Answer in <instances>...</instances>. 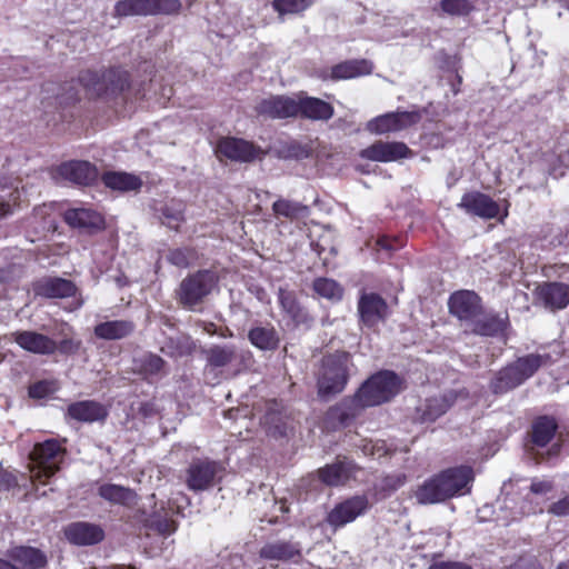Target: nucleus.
<instances>
[{
    "mask_svg": "<svg viewBox=\"0 0 569 569\" xmlns=\"http://www.w3.org/2000/svg\"><path fill=\"white\" fill-rule=\"evenodd\" d=\"M538 511V509L532 506L531 502H528V501H523L522 506L520 507V510L518 512L519 516H528V515H531V513H536Z\"/></svg>",
    "mask_w": 569,
    "mask_h": 569,
    "instance_id": "13d9d810",
    "label": "nucleus"
},
{
    "mask_svg": "<svg viewBox=\"0 0 569 569\" xmlns=\"http://www.w3.org/2000/svg\"><path fill=\"white\" fill-rule=\"evenodd\" d=\"M458 207L482 219H493L499 214L498 203L489 196L477 191L463 194Z\"/></svg>",
    "mask_w": 569,
    "mask_h": 569,
    "instance_id": "dca6fc26",
    "label": "nucleus"
},
{
    "mask_svg": "<svg viewBox=\"0 0 569 569\" xmlns=\"http://www.w3.org/2000/svg\"><path fill=\"white\" fill-rule=\"evenodd\" d=\"M67 412L70 418L88 423L103 421L108 416L107 408L93 400L73 402L68 407Z\"/></svg>",
    "mask_w": 569,
    "mask_h": 569,
    "instance_id": "412c9836",
    "label": "nucleus"
},
{
    "mask_svg": "<svg viewBox=\"0 0 569 569\" xmlns=\"http://www.w3.org/2000/svg\"><path fill=\"white\" fill-rule=\"evenodd\" d=\"M12 213V207L9 202H0V219L8 217Z\"/></svg>",
    "mask_w": 569,
    "mask_h": 569,
    "instance_id": "bf43d9fd",
    "label": "nucleus"
},
{
    "mask_svg": "<svg viewBox=\"0 0 569 569\" xmlns=\"http://www.w3.org/2000/svg\"><path fill=\"white\" fill-rule=\"evenodd\" d=\"M547 360V357L540 355H528L519 358L512 365L517 368L522 381L530 378Z\"/></svg>",
    "mask_w": 569,
    "mask_h": 569,
    "instance_id": "a19ab883",
    "label": "nucleus"
},
{
    "mask_svg": "<svg viewBox=\"0 0 569 569\" xmlns=\"http://www.w3.org/2000/svg\"><path fill=\"white\" fill-rule=\"evenodd\" d=\"M437 475L448 499L469 493L475 479L473 470L468 466L448 468Z\"/></svg>",
    "mask_w": 569,
    "mask_h": 569,
    "instance_id": "9d476101",
    "label": "nucleus"
},
{
    "mask_svg": "<svg viewBox=\"0 0 569 569\" xmlns=\"http://www.w3.org/2000/svg\"><path fill=\"white\" fill-rule=\"evenodd\" d=\"M312 0H273L272 7L280 16L298 14L307 10Z\"/></svg>",
    "mask_w": 569,
    "mask_h": 569,
    "instance_id": "a18cd8bd",
    "label": "nucleus"
},
{
    "mask_svg": "<svg viewBox=\"0 0 569 569\" xmlns=\"http://www.w3.org/2000/svg\"><path fill=\"white\" fill-rule=\"evenodd\" d=\"M298 94L271 96L256 106L258 114L271 119L298 117Z\"/></svg>",
    "mask_w": 569,
    "mask_h": 569,
    "instance_id": "9b49d317",
    "label": "nucleus"
},
{
    "mask_svg": "<svg viewBox=\"0 0 569 569\" xmlns=\"http://www.w3.org/2000/svg\"><path fill=\"white\" fill-rule=\"evenodd\" d=\"M537 300L547 309L555 311L569 305V284L563 282H545L536 289Z\"/></svg>",
    "mask_w": 569,
    "mask_h": 569,
    "instance_id": "2eb2a0df",
    "label": "nucleus"
},
{
    "mask_svg": "<svg viewBox=\"0 0 569 569\" xmlns=\"http://www.w3.org/2000/svg\"><path fill=\"white\" fill-rule=\"evenodd\" d=\"M451 405L452 400L447 396L428 399L425 407L421 409V418L423 421H435L442 416Z\"/></svg>",
    "mask_w": 569,
    "mask_h": 569,
    "instance_id": "ea45409f",
    "label": "nucleus"
},
{
    "mask_svg": "<svg viewBox=\"0 0 569 569\" xmlns=\"http://www.w3.org/2000/svg\"><path fill=\"white\" fill-rule=\"evenodd\" d=\"M278 301L283 313L295 325H303L310 321L307 310L299 303L293 291L280 287L278 290Z\"/></svg>",
    "mask_w": 569,
    "mask_h": 569,
    "instance_id": "a878e982",
    "label": "nucleus"
},
{
    "mask_svg": "<svg viewBox=\"0 0 569 569\" xmlns=\"http://www.w3.org/2000/svg\"><path fill=\"white\" fill-rule=\"evenodd\" d=\"M358 310L362 323L367 327H373L386 318L388 307L380 296L365 293L359 300Z\"/></svg>",
    "mask_w": 569,
    "mask_h": 569,
    "instance_id": "f3484780",
    "label": "nucleus"
},
{
    "mask_svg": "<svg viewBox=\"0 0 569 569\" xmlns=\"http://www.w3.org/2000/svg\"><path fill=\"white\" fill-rule=\"evenodd\" d=\"M523 381L513 365L500 370L491 381V390L495 393H505L521 385Z\"/></svg>",
    "mask_w": 569,
    "mask_h": 569,
    "instance_id": "f704fd0d",
    "label": "nucleus"
},
{
    "mask_svg": "<svg viewBox=\"0 0 569 569\" xmlns=\"http://www.w3.org/2000/svg\"><path fill=\"white\" fill-rule=\"evenodd\" d=\"M259 555L266 560L287 561L299 556L300 549L297 545L288 541H274L264 545Z\"/></svg>",
    "mask_w": 569,
    "mask_h": 569,
    "instance_id": "2f4dec72",
    "label": "nucleus"
},
{
    "mask_svg": "<svg viewBox=\"0 0 569 569\" xmlns=\"http://www.w3.org/2000/svg\"><path fill=\"white\" fill-rule=\"evenodd\" d=\"M63 457L64 449L54 439L36 445L30 453V479L33 482L46 483V480L60 469Z\"/></svg>",
    "mask_w": 569,
    "mask_h": 569,
    "instance_id": "f03ea898",
    "label": "nucleus"
},
{
    "mask_svg": "<svg viewBox=\"0 0 569 569\" xmlns=\"http://www.w3.org/2000/svg\"><path fill=\"white\" fill-rule=\"evenodd\" d=\"M298 116L311 120H329L333 116V108L330 103L303 92L298 93Z\"/></svg>",
    "mask_w": 569,
    "mask_h": 569,
    "instance_id": "4be33fe9",
    "label": "nucleus"
},
{
    "mask_svg": "<svg viewBox=\"0 0 569 569\" xmlns=\"http://www.w3.org/2000/svg\"><path fill=\"white\" fill-rule=\"evenodd\" d=\"M134 330V323L129 320H110L94 327V335L103 340H119L128 337Z\"/></svg>",
    "mask_w": 569,
    "mask_h": 569,
    "instance_id": "c756f323",
    "label": "nucleus"
},
{
    "mask_svg": "<svg viewBox=\"0 0 569 569\" xmlns=\"http://www.w3.org/2000/svg\"><path fill=\"white\" fill-rule=\"evenodd\" d=\"M197 258L196 252L193 249L190 248H178L170 250L167 259L168 261L177 266L179 268H187L191 264L192 261H194Z\"/></svg>",
    "mask_w": 569,
    "mask_h": 569,
    "instance_id": "de8ad7c7",
    "label": "nucleus"
},
{
    "mask_svg": "<svg viewBox=\"0 0 569 569\" xmlns=\"http://www.w3.org/2000/svg\"><path fill=\"white\" fill-rule=\"evenodd\" d=\"M429 569H472L469 565L458 561H439L432 563Z\"/></svg>",
    "mask_w": 569,
    "mask_h": 569,
    "instance_id": "6e6d98bb",
    "label": "nucleus"
},
{
    "mask_svg": "<svg viewBox=\"0 0 569 569\" xmlns=\"http://www.w3.org/2000/svg\"><path fill=\"white\" fill-rule=\"evenodd\" d=\"M64 220L69 226L89 232L102 229L104 223L100 213L86 208L67 210L64 212Z\"/></svg>",
    "mask_w": 569,
    "mask_h": 569,
    "instance_id": "5701e85b",
    "label": "nucleus"
},
{
    "mask_svg": "<svg viewBox=\"0 0 569 569\" xmlns=\"http://www.w3.org/2000/svg\"><path fill=\"white\" fill-rule=\"evenodd\" d=\"M556 569H569V560L558 563Z\"/></svg>",
    "mask_w": 569,
    "mask_h": 569,
    "instance_id": "680f3d73",
    "label": "nucleus"
},
{
    "mask_svg": "<svg viewBox=\"0 0 569 569\" xmlns=\"http://www.w3.org/2000/svg\"><path fill=\"white\" fill-rule=\"evenodd\" d=\"M7 557L18 563L19 569H42L47 565V556L38 548L16 546L7 551Z\"/></svg>",
    "mask_w": 569,
    "mask_h": 569,
    "instance_id": "aec40b11",
    "label": "nucleus"
},
{
    "mask_svg": "<svg viewBox=\"0 0 569 569\" xmlns=\"http://www.w3.org/2000/svg\"><path fill=\"white\" fill-rule=\"evenodd\" d=\"M176 529V523L172 520L164 519L157 522V530L164 536L173 533Z\"/></svg>",
    "mask_w": 569,
    "mask_h": 569,
    "instance_id": "4d7b16f0",
    "label": "nucleus"
},
{
    "mask_svg": "<svg viewBox=\"0 0 569 569\" xmlns=\"http://www.w3.org/2000/svg\"><path fill=\"white\" fill-rule=\"evenodd\" d=\"M181 10L179 0H119L114 17L173 14Z\"/></svg>",
    "mask_w": 569,
    "mask_h": 569,
    "instance_id": "39448f33",
    "label": "nucleus"
},
{
    "mask_svg": "<svg viewBox=\"0 0 569 569\" xmlns=\"http://www.w3.org/2000/svg\"><path fill=\"white\" fill-rule=\"evenodd\" d=\"M248 339L256 348L263 351L276 350L280 342L278 332L270 325L251 328Z\"/></svg>",
    "mask_w": 569,
    "mask_h": 569,
    "instance_id": "7c9ffc66",
    "label": "nucleus"
},
{
    "mask_svg": "<svg viewBox=\"0 0 569 569\" xmlns=\"http://www.w3.org/2000/svg\"><path fill=\"white\" fill-rule=\"evenodd\" d=\"M56 390V386L50 381H38L30 386L29 396L31 398L41 399L52 393Z\"/></svg>",
    "mask_w": 569,
    "mask_h": 569,
    "instance_id": "8fccbe9b",
    "label": "nucleus"
},
{
    "mask_svg": "<svg viewBox=\"0 0 569 569\" xmlns=\"http://www.w3.org/2000/svg\"><path fill=\"white\" fill-rule=\"evenodd\" d=\"M372 62L366 59L348 60L338 63L331 68L330 79L332 80H348L361 76H367L372 72Z\"/></svg>",
    "mask_w": 569,
    "mask_h": 569,
    "instance_id": "cd10ccee",
    "label": "nucleus"
},
{
    "mask_svg": "<svg viewBox=\"0 0 569 569\" xmlns=\"http://www.w3.org/2000/svg\"><path fill=\"white\" fill-rule=\"evenodd\" d=\"M66 538L73 545L90 546L104 538L102 528L96 523L73 522L64 530Z\"/></svg>",
    "mask_w": 569,
    "mask_h": 569,
    "instance_id": "a211bd4d",
    "label": "nucleus"
},
{
    "mask_svg": "<svg viewBox=\"0 0 569 569\" xmlns=\"http://www.w3.org/2000/svg\"><path fill=\"white\" fill-rule=\"evenodd\" d=\"M315 292L328 300L339 301L343 296V288L333 279L318 278L313 281Z\"/></svg>",
    "mask_w": 569,
    "mask_h": 569,
    "instance_id": "58836bf2",
    "label": "nucleus"
},
{
    "mask_svg": "<svg viewBox=\"0 0 569 569\" xmlns=\"http://www.w3.org/2000/svg\"><path fill=\"white\" fill-rule=\"evenodd\" d=\"M420 120L418 112H388L371 119L367 130L375 134L397 132L416 124Z\"/></svg>",
    "mask_w": 569,
    "mask_h": 569,
    "instance_id": "6e6552de",
    "label": "nucleus"
},
{
    "mask_svg": "<svg viewBox=\"0 0 569 569\" xmlns=\"http://www.w3.org/2000/svg\"><path fill=\"white\" fill-rule=\"evenodd\" d=\"M139 371L146 376H153L162 372L164 361L157 355L148 353L138 360Z\"/></svg>",
    "mask_w": 569,
    "mask_h": 569,
    "instance_id": "49530a36",
    "label": "nucleus"
},
{
    "mask_svg": "<svg viewBox=\"0 0 569 569\" xmlns=\"http://www.w3.org/2000/svg\"><path fill=\"white\" fill-rule=\"evenodd\" d=\"M419 505H435L448 500L438 475L426 479L413 492Z\"/></svg>",
    "mask_w": 569,
    "mask_h": 569,
    "instance_id": "393cba45",
    "label": "nucleus"
},
{
    "mask_svg": "<svg viewBox=\"0 0 569 569\" xmlns=\"http://www.w3.org/2000/svg\"><path fill=\"white\" fill-rule=\"evenodd\" d=\"M99 496L111 502L123 506H131L136 503L137 495L133 490L113 483H104L101 485L98 489Z\"/></svg>",
    "mask_w": 569,
    "mask_h": 569,
    "instance_id": "72a5a7b5",
    "label": "nucleus"
},
{
    "mask_svg": "<svg viewBox=\"0 0 569 569\" xmlns=\"http://www.w3.org/2000/svg\"><path fill=\"white\" fill-rule=\"evenodd\" d=\"M218 281L217 273L211 270H200L188 276L177 290L179 303L184 308L194 309L217 288Z\"/></svg>",
    "mask_w": 569,
    "mask_h": 569,
    "instance_id": "20e7f679",
    "label": "nucleus"
},
{
    "mask_svg": "<svg viewBox=\"0 0 569 569\" xmlns=\"http://www.w3.org/2000/svg\"><path fill=\"white\" fill-rule=\"evenodd\" d=\"M549 512L556 516H569V497L552 503L549 508Z\"/></svg>",
    "mask_w": 569,
    "mask_h": 569,
    "instance_id": "864d4df0",
    "label": "nucleus"
},
{
    "mask_svg": "<svg viewBox=\"0 0 569 569\" xmlns=\"http://www.w3.org/2000/svg\"><path fill=\"white\" fill-rule=\"evenodd\" d=\"M402 389V380L389 370L368 378L352 398H345L327 412V423L332 428L348 426L362 409L388 402Z\"/></svg>",
    "mask_w": 569,
    "mask_h": 569,
    "instance_id": "f257e3e1",
    "label": "nucleus"
},
{
    "mask_svg": "<svg viewBox=\"0 0 569 569\" xmlns=\"http://www.w3.org/2000/svg\"><path fill=\"white\" fill-rule=\"evenodd\" d=\"M160 220L162 224L170 229L178 230L184 221V204L179 200H170L160 209Z\"/></svg>",
    "mask_w": 569,
    "mask_h": 569,
    "instance_id": "c9c22d12",
    "label": "nucleus"
},
{
    "mask_svg": "<svg viewBox=\"0 0 569 569\" xmlns=\"http://www.w3.org/2000/svg\"><path fill=\"white\" fill-rule=\"evenodd\" d=\"M216 152L218 157H224L237 162H250L262 154L261 149L253 143L233 137L220 139L217 143Z\"/></svg>",
    "mask_w": 569,
    "mask_h": 569,
    "instance_id": "1a4fd4ad",
    "label": "nucleus"
},
{
    "mask_svg": "<svg viewBox=\"0 0 569 569\" xmlns=\"http://www.w3.org/2000/svg\"><path fill=\"white\" fill-rule=\"evenodd\" d=\"M350 358L341 352L330 355L323 359L322 369L318 379V393L322 398L340 393L348 381Z\"/></svg>",
    "mask_w": 569,
    "mask_h": 569,
    "instance_id": "7ed1b4c3",
    "label": "nucleus"
},
{
    "mask_svg": "<svg viewBox=\"0 0 569 569\" xmlns=\"http://www.w3.org/2000/svg\"><path fill=\"white\" fill-rule=\"evenodd\" d=\"M553 489V485L549 480L533 479L530 485V492L533 495H547Z\"/></svg>",
    "mask_w": 569,
    "mask_h": 569,
    "instance_id": "603ef678",
    "label": "nucleus"
},
{
    "mask_svg": "<svg viewBox=\"0 0 569 569\" xmlns=\"http://www.w3.org/2000/svg\"><path fill=\"white\" fill-rule=\"evenodd\" d=\"M103 80L108 87V91L104 94H116L129 86L128 73L119 69L104 71Z\"/></svg>",
    "mask_w": 569,
    "mask_h": 569,
    "instance_id": "c03bdc74",
    "label": "nucleus"
},
{
    "mask_svg": "<svg viewBox=\"0 0 569 569\" xmlns=\"http://www.w3.org/2000/svg\"><path fill=\"white\" fill-rule=\"evenodd\" d=\"M363 159L377 162H391L411 156V150L406 143L399 141L383 142L377 141L360 151Z\"/></svg>",
    "mask_w": 569,
    "mask_h": 569,
    "instance_id": "f8f14e48",
    "label": "nucleus"
},
{
    "mask_svg": "<svg viewBox=\"0 0 569 569\" xmlns=\"http://www.w3.org/2000/svg\"><path fill=\"white\" fill-rule=\"evenodd\" d=\"M80 347L81 341L74 339H63L59 343H57V350H59L63 355L77 353Z\"/></svg>",
    "mask_w": 569,
    "mask_h": 569,
    "instance_id": "3c124183",
    "label": "nucleus"
},
{
    "mask_svg": "<svg viewBox=\"0 0 569 569\" xmlns=\"http://www.w3.org/2000/svg\"><path fill=\"white\" fill-rule=\"evenodd\" d=\"M550 452L556 453V452H557V448H556V447H552V449L550 450Z\"/></svg>",
    "mask_w": 569,
    "mask_h": 569,
    "instance_id": "e2e57ef3",
    "label": "nucleus"
},
{
    "mask_svg": "<svg viewBox=\"0 0 569 569\" xmlns=\"http://www.w3.org/2000/svg\"><path fill=\"white\" fill-rule=\"evenodd\" d=\"M236 358V348L232 346H213L207 351V361L212 367H224Z\"/></svg>",
    "mask_w": 569,
    "mask_h": 569,
    "instance_id": "79ce46f5",
    "label": "nucleus"
},
{
    "mask_svg": "<svg viewBox=\"0 0 569 569\" xmlns=\"http://www.w3.org/2000/svg\"><path fill=\"white\" fill-rule=\"evenodd\" d=\"M54 178L89 186L97 180L98 170L88 161H69L58 167Z\"/></svg>",
    "mask_w": 569,
    "mask_h": 569,
    "instance_id": "4468645a",
    "label": "nucleus"
},
{
    "mask_svg": "<svg viewBox=\"0 0 569 569\" xmlns=\"http://www.w3.org/2000/svg\"><path fill=\"white\" fill-rule=\"evenodd\" d=\"M14 341L24 350L37 355H52L57 351V342L36 331L14 333Z\"/></svg>",
    "mask_w": 569,
    "mask_h": 569,
    "instance_id": "6ab92c4d",
    "label": "nucleus"
},
{
    "mask_svg": "<svg viewBox=\"0 0 569 569\" xmlns=\"http://www.w3.org/2000/svg\"><path fill=\"white\" fill-rule=\"evenodd\" d=\"M222 471L219 462L208 459L193 460L187 469L186 485L192 491H203L212 487Z\"/></svg>",
    "mask_w": 569,
    "mask_h": 569,
    "instance_id": "423d86ee",
    "label": "nucleus"
},
{
    "mask_svg": "<svg viewBox=\"0 0 569 569\" xmlns=\"http://www.w3.org/2000/svg\"><path fill=\"white\" fill-rule=\"evenodd\" d=\"M507 321V316L502 317L497 313H485L481 310V316L476 317L468 326V329L479 336H496L505 330Z\"/></svg>",
    "mask_w": 569,
    "mask_h": 569,
    "instance_id": "bb28decb",
    "label": "nucleus"
},
{
    "mask_svg": "<svg viewBox=\"0 0 569 569\" xmlns=\"http://www.w3.org/2000/svg\"><path fill=\"white\" fill-rule=\"evenodd\" d=\"M369 502L365 496H356L337 505L328 515L327 521L330 526L342 527L368 509Z\"/></svg>",
    "mask_w": 569,
    "mask_h": 569,
    "instance_id": "ddd939ff",
    "label": "nucleus"
},
{
    "mask_svg": "<svg viewBox=\"0 0 569 569\" xmlns=\"http://www.w3.org/2000/svg\"><path fill=\"white\" fill-rule=\"evenodd\" d=\"M449 312L467 328L476 317L481 316V299L470 290L453 292L448 300Z\"/></svg>",
    "mask_w": 569,
    "mask_h": 569,
    "instance_id": "0eeeda50",
    "label": "nucleus"
},
{
    "mask_svg": "<svg viewBox=\"0 0 569 569\" xmlns=\"http://www.w3.org/2000/svg\"><path fill=\"white\" fill-rule=\"evenodd\" d=\"M34 292L46 298H66L76 292L74 284L61 278H48L36 283Z\"/></svg>",
    "mask_w": 569,
    "mask_h": 569,
    "instance_id": "c85d7f7f",
    "label": "nucleus"
},
{
    "mask_svg": "<svg viewBox=\"0 0 569 569\" xmlns=\"http://www.w3.org/2000/svg\"><path fill=\"white\" fill-rule=\"evenodd\" d=\"M510 569H545L542 565L536 559H519L516 561Z\"/></svg>",
    "mask_w": 569,
    "mask_h": 569,
    "instance_id": "5fc2aeb1",
    "label": "nucleus"
},
{
    "mask_svg": "<svg viewBox=\"0 0 569 569\" xmlns=\"http://www.w3.org/2000/svg\"><path fill=\"white\" fill-rule=\"evenodd\" d=\"M356 466L349 460L337 461L319 469V478L328 486L345 485L350 478L355 477Z\"/></svg>",
    "mask_w": 569,
    "mask_h": 569,
    "instance_id": "b1692460",
    "label": "nucleus"
},
{
    "mask_svg": "<svg viewBox=\"0 0 569 569\" xmlns=\"http://www.w3.org/2000/svg\"><path fill=\"white\" fill-rule=\"evenodd\" d=\"M557 423L553 419L541 417L532 426V442L538 447H545L553 438Z\"/></svg>",
    "mask_w": 569,
    "mask_h": 569,
    "instance_id": "4c0bfd02",
    "label": "nucleus"
},
{
    "mask_svg": "<svg viewBox=\"0 0 569 569\" xmlns=\"http://www.w3.org/2000/svg\"><path fill=\"white\" fill-rule=\"evenodd\" d=\"M441 9L449 14L461 16L470 11V4L467 0H441Z\"/></svg>",
    "mask_w": 569,
    "mask_h": 569,
    "instance_id": "09e8293b",
    "label": "nucleus"
},
{
    "mask_svg": "<svg viewBox=\"0 0 569 569\" xmlns=\"http://www.w3.org/2000/svg\"><path fill=\"white\" fill-rule=\"evenodd\" d=\"M106 187L117 191H137L142 186L140 177L127 172H107L102 176Z\"/></svg>",
    "mask_w": 569,
    "mask_h": 569,
    "instance_id": "473e14b6",
    "label": "nucleus"
},
{
    "mask_svg": "<svg viewBox=\"0 0 569 569\" xmlns=\"http://www.w3.org/2000/svg\"><path fill=\"white\" fill-rule=\"evenodd\" d=\"M79 81L92 96H102L108 91L103 80V72L82 71L79 76Z\"/></svg>",
    "mask_w": 569,
    "mask_h": 569,
    "instance_id": "37998d69",
    "label": "nucleus"
},
{
    "mask_svg": "<svg viewBox=\"0 0 569 569\" xmlns=\"http://www.w3.org/2000/svg\"><path fill=\"white\" fill-rule=\"evenodd\" d=\"M377 244L382 248V249H386V250H390L391 247L390 244L388 243L387 239H380L377 241Z\"/></svg>",
    "mask_w": 569,
    "mask_h": 569,
    "instance_id": "052dcab7",
    "label": "nucleus"
},
{
    "mask_svg": "<svg viewBox=\"0 0 569 569\" xmlns=\"http://www.w3.org/2000/svg\"><path fill=\"white\" fill-rule=\"evenodd\" d=\"M272 211L276 217H283L289 220L305 218L309 213V209L307 206L283 198H280L273 202Z\"/></svg>",
    "mask_w": 569,
    "mask_h": 569,
    "instance_id": "e433bc0d",
    "label": "nucleus"
}]
</instances>
